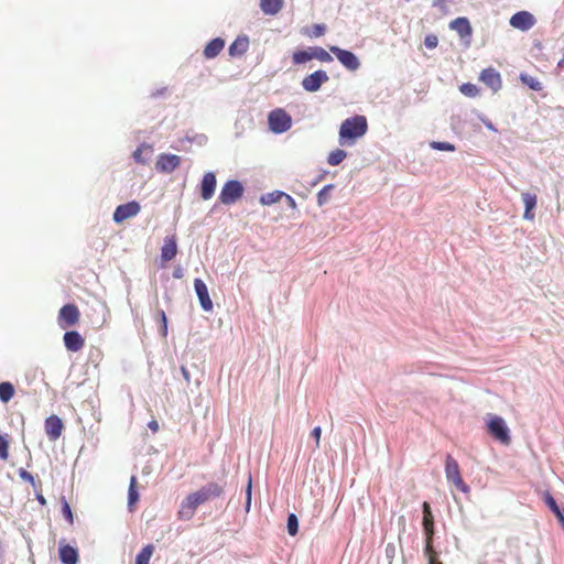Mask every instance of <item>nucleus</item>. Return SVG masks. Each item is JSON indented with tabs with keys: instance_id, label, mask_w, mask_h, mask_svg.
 I'll list each match as a JSON object with an SVG mask.
<instances>
[{
	"instance_id": "obj_17",
	"label": "nucleus",
	"mask_w": 564,
	"mask_h": 564,
	"mask_svg": "<svg viewBox=\"0 0 564 564\" xmlns=\"http://www.w3.org/2000/svg\"><path fill=\"white\" fill-rule=\"evenodd\" d=\"M216 184V175L213 172H207L204 174L200 182V197L204 200H208L214 196Z\"/></svg>"
},
{
	"instance_id": "obj_16",
	"label": "nucleus",
	"mask_w": 564,
	"mask_h": 564,
	"mask_svg": "<svg viewBox=\"0 0 564 564\" xmlns=\"http://www.w3.org/2000/svg\"><path fill=\"white\" fill-rule=\"evenodd\" d=\"M63 340L66 349L72 352H77L85 346V338L76 330L66 332Z\"/></svg>"
},
{
	"instance_id": "obj_7",
	"label": "nucleus",
	"mask_w": 564,
	"mask_h": 564,
	"mask_svg": "<svg viewBox=\"0 0 564 564\" xmlns=\"http://www.w3.org/2000/svg\"><path fill=\"white\" fill-rule=\"evenodd\" d=\"M224 494V487L217 482H208L192 495L197 499L200 505L220 497Z\"/></svg>"
},
{
	"instance_id": "obj_18",
	"label": "nucleus",
	"mask_w": 564,
	"mask_h": 564,
	"mask_svg": "<svg viewBox=\"0 0 564 564\" xmlns=\"http://www.w3.org/2000/svg\"><path fill=\"white\" fill-rule=\"evenodd\" d=\"M63 429V422L57 415H51L45 420V432L51 441L59 438Z\"/></svg>"
},
{
	"instance_id": "obj_52",
	"label": "nucleus",
	"mask_w": 564,
	"mask_h": 564,
	"mask_svg": "<svg viewBox=\"0 0 564 564\" xmlns=\"http://www.w3.org/2000/svg\"><path fill=\"white\" fill-rule=\"evenodd\" d=\"M323 30H324V28H323V26L317 25V26H316V35H321V34H322V32H323Z\"/></svg>"
},
{
	"instance_id": "obj_12",
	"label": "nucleus",
	"mask_w": 564,
	"mask_h": 564,
	"mask_svg": "<svg viewBox=\"0 0 564 564\" xmlns=\"http://www.w3.org/2000/svg\"><path fill=\"white\" fill-rule=\"evenodd\" d=\"M198 507L199 503L197 502V499H195L192 494L187 495L181 502L180 509L177 511V518L183 521L191 520Z\"/></svg>"
},
{
	"instance_id": "obj_11",
	"label": "nucleus",
	"mask_w": 564,
	"mask_h": 564,
	"mask_svg": "<svg viewBox=\"0 0 564 564\" xmlns=\"http://www.w3.org/2000/svg\"><path fill=\"white\" fill-rule=\"evenodd\" d=\"M181 164V158L176 154L162 153L158 156L155 167L161 173H172Z\"/></svg>"
},
{
	"instance_id": "obj_45",
	"label": "nucleus",
	"mask_w": 564,
	"mask_h": 564,
	"mask_svg": "<svg viewBox=\"0 0 564 564\" xmlns=\"http://www.w3.org/2000/svg\"><path fill=\"white\" fill-rule=\"evenodd\" d=\"M424 45H425L429 50H433V48H435V47L438 45V37H437L435 34H427V35L424 37Z\"/></svg>"
},
{
	"instance_id": "obj_38",
	"label": "nucleus",
	"mask_w": 564,
	"mask_h": 564,
	"mask_svg": "<svg viewBox=\"0 0 564 564\" xmlns=\"http://www.w3.org/2000/svg\"><path fill=\"white\" fill-rule=\"evenodd\" d=\"M9 435H0V459L8 460L9 458Z\"/></svg>"
},
{
	"instance_id": "obj_31",
	"label": "nucleus",
	"mask_w": 564,
	"mask_h": 564,
	"mask_svg": "<svg viewBox=\"0 0 564 564\" xmlns=\"http://www.w3.org/2000/svg\"><path fill=\"white\" fill-rule=\"evenodd\" d=\"M154 552V546L152 544H148L138 553L135 557V564H149L150 558Z\"/></svg>"
},
{
	"instance_id": "obj_6",
	"label": "nucleus",
	"mask_w": 564,
	"mask_h": 564,
	"mask_svg": "<svg viewBox=\"0 0 564 564\" xmlns=\"http://www.w3.org/2000/svg\"><path fill=\"white\" fill-rule=\"evenodd\" d=\"M488 432L491 436L505 445H508L511 442L509 429L506 425L503 419L500 416H494L490 419L488 422Z\"/></svg>"
},
{
	"instance_id": "obj_44",
	"label": "nucleus",
	"mask_w": 564,
	"mask_h": 564,
	"mask_svg": "<svg viewBox=\"0 0 564 564\" xmlns=\"http://www.w3.org/2000/svg\"><path fill=\"white\" fill-rule=\"evenodd\" d=\"M333 188V185L324 186L317 194V203L319 206L324 205L328 199V192Z\"/></svg>"
},
{
	"instance_id": "obj_40",
	"label": "nucleus",
	"mask_w": 564,
	"mask_h": 564,
	"mask_svg": "<svg viewBox=\"0 0 564 564\" xmlns=\"http://www.w3.org/2000/svg\"><path fill=\"white\" fill-rule=\"evenodd\" d=\"M156 319L161 326V335L165 338L167 336V318L163 310H158Z\"/></svg>"
},
{
	"instance_id": "obj_33",
	"label": "nucleus",
	"mask_w": 564,
	"mask_h": 564,
	"mask_svg": "<svg viewBox=\"0 0 564 564\" xmlns=\"http://www.w3.org/2000/svg\"><path fill=\"white\" fill-rule=\"evenodd\" d=\"M14 394V387L10 382L0 383V400L4 403L9 402Z\"/></svg>"
},
{
	"instance_id": "obj_29",
	"label": "nucleus",
	"mask_w": 564,
	"mask_h": 564,
	"mask_svg": "<svg viewBox=\"0 0 564 564\" xmlns=\"http://www.w3.org/2000/svg\"><path fill=\"white\" fill-rule=\"evenodd\" d=\"M147 151L148 154H152L153 148L150 144L142 143L138 149L133 152L132 156L137 163L147 164L149 162V158H144L142 154Z\"/></svg>"
},
{
	"instance_id": "obj_54",
	"label": "nucleus",
	"mask_w": 564,
	"mask_h": 564,
	"mask_svg": "<svg viewBox=\"0 0 564 564\" xmlns=\"http://www.w3.org/2000/svg\"><path fill=\"white\" fill-rule=\"evenodd\" d=\"M557 519H558V521L561 522V524H562V527L564 529V513L561 514Z\"/></svg>"
},
{
	"instance_id": "obj_39",
	"label": "nucleus",
	"mask_w": 564,
	"mask_h": 564,
	"mask_svg": "<svg viewBox=\"0 0 564 564\" xmlns=\"http://www.w3.org/2000/svg\"><path fill=\"white\" fill-rule=\"evenodd\" d=\"M288 532L290 535L294 536L299 531V520L294 513H290L288 517Z\"/></svg>"
},
{
	"instance_id": "obj_55",
	"label": "nucleus",
	"mask_w": 564,
	"mask_h": 564,
	"mask_svg": "<svg viewBox=\"0 0 564 564\" xmlns=\"http://www.w3.org/2000/svg\"><path fill=\"white\" fill-rule=\"evenodd\" d=\"M430 564H443V563L438 558H436L434 562H432Z\"/></svg>"
},
{
	"instance_id": "obj_53",
	"label": "nucleus",
	"mask_w": 564,
	"mask_h": 564,
	"mask_svg": "<svg viewBox=\"0 0 564 564\" xmlns=\"http://www.w3.org/2000/svg\"><path fill=\"white\" fill-rule=\"evenodd\" d=\"M37 500H39V502H40L41 505H45V499H44V497H43V496L39 495V496H37Z\"/></svg>"
},
{
	"instance_id": "obj_46",
	"label": "nucleus",
	"mask_w": 564,
	"mask_h": 564,
	"mask_svg": "<svg viewBox=\"0 0 564 564\" xmlns=\"http://www.w3.org/2000/svg\"><path fill=\"white\" fill-rule=\"evenodd\" d=\"M251 491H252V477H251V474H249L247 488H246V508H247V510L250 508V505H251Z\"/></svg>"
},
{
	"instance_id": "obj_24",
	"label": "nucleus",
	"mask_w": 564,
	"mask_h": 564,
	"mask_svg": "<svg viewBox=\"0 0 564 564\" xmlns=\"http://www.w3.org/2000/svg\"><path fill=\"white\" fill-rule=\"evenodd\" d=\"M225 46V41L220 37H216L207 43V45L204 48V56L206 58H214L216 57Z\"/></svg>"
},
{
	"instance_id": "obj_50",
	"label": "nucleus",
	"mask_w": 564,
	"mask_h": 564,
	"mask_svg": "<svg viewBox=\"0 0 564 564\" xmlns=\"http://www.w3.org/2000/svg\"><path fill=\"white\" fill-rule=\"evenodd\" d=\"M148 426L154 433H156L159 431V423L155 420L150 421Z\"/></svg>"
},
{
	"instance_id": "obj_4",
	"label": "nucleus",
	"mask_w": 564,
	"mask_h": 564,
	"mask_svg": "<svg viewBox=\"0 0 564 564\" xmlns=\"http://www.w3.org/2000/svg\"><path fill=\"white\" fill-rule=\"evenodd\" d=\"M269 128L274 133H283L292 126L291 116L282 108L272 110L268 116Z\"/></svg>"
},
{
	"instance_id": "obj_19",
	"label": "nucleus",
	"mask_w": 564,
	"mask_h": 564,
	"mask_svg": "<svg viewBox=\"0 0 564 564\" xmlns=\"http://www.w3.org/2000/svg\"><path fill=\"white\" fill-rule=\"evenodd\" d=\"M58 555L63 564H77L78 562L77 549L65 543L64 540L59 542Z\"/></svg>"
},
{
	"instance_id": "obj_41",
	"label": "nucleus",
	"mask_w": 564,
	"mask_h": 564,
	"mask_svg": "<svg viewBox=\"0 0 564 564\" xmlns=\"http://www.w3.org/2000/svg\"><path fill=\"white\" fill-rule=\"evenodd\" d=\"M430 147L434 150L438 151H455V145L449 142H440V141H433L430 143Z\"/></svg>"
},
{
	"instance_id": "obj_36",
	"label": "nucleus",
	"mask_w": 564,
	"mask_h": 564,
	"mask_svg": "<svg viewBox=\"0 0 564 564\" xmlns=\"http://www.w3.org/2000/svg\"><path fill=\"white\" fill-rule=\"evenodd\" d=\"M459 91L466 97L475 98L479 95L480 89L471 83H464L459 86Z\"/></svg>"
},
{
	"instance_id": "obj_23",
	"label": "nucleus",
	"mask_w": 564,
	"mask_h": 564,
	"mask_svg": "<svg viewBox=\"0 0 564 564\" xmlns=\"http://www.w3.org/2000/svg\"><path fill=\"white\" fill-rule=\"evenodd\" d=\"M249 48V39L247 36H238L229 46L230 56H241Z\"/></svg>"
},
{
	"instance_id": "obj_30",
	"label": "nucleus",
	"mask_w": 564,
	"mask_h": 564,
	"mask_svg": "<svg viewBox=\"0 0 564 564\" xmlns=\"http://www.w3.org/2000/svg\"><path fill=\"white\" fill-rule=\"evenodd\" d=\"M520 80L532 90L541 91L543 89L542 83L536 77L529 74H520Z\"/></svg>"
},
{
	"instance_id": "obj_47",
	"label": "nucleus",
	"mask_w": 564,
	"mask_h": 564,
	"mask_svg": "<svg viewBox=\"0 0 564 564\" xmlns=\"http://www.w3.org/2000/svg\"><path fill=\"white\" fill-rule=\"evenodd\" d=\"M312 437L315 440L316 448L319 447V441L322 435V429L319 426H316L311 432Z\"/></svg>"
},
{
	"instance_id": "obj_15",
	"label": "nucleus",
	"mask_w": 564,
	"mask_h": 564,
	"mask_svg": "<svg viewBox=\"0 0 564 564\" xmlns=\"http://www.w3.org/2000/svg\"><path fill=\"white\" fill-rule=\"evenodd\" d=\"M194 288H195V292L198 296L202 308L206 312H210L213 310L214 305H213V301L209 296L208 289H207V285L205 284V282L200 279H195Z\"/></svg>"
},
{
	"instance_id": "obj_49",
	"label": "nucleus",
	"mask_w": 564,
	"mask_h": 564,
	"mask_svg": "<svg viewBox=\"0 0 564 564\" xmlns=\"http://www.w3.org/2000/svg\"><path fill=\"white\" fill-rule=\"evenodd\" d=\"M283 198H285L286 204L289 205V207H291L292 209H296L297 208V204H296L295 199L291 195L284 193Z\"/></svg>"
},
{
	"instance_id": "obj_22",
	"label": "nucleus",
	"mask_w": 564,
	"mask_h": 564,
	"mask_svg": "<svg viewBox=\"0 0 564 564\" xmlns=\"http://www.w3.org/2000/svg\"><path fill=\"white\" fill-rule=\"evenodd\" d=\"M177 253V243L175 236L166 237L161 249V258L167 262L175 258Z\"/></svg>"
},
{
	"instance_id": "obj_28",
	"label": "nucleus",
	"mask_w": 564,
	"mask_h": 564,
	"mask_svg": "<svg viewBox=\"0 0 564 564\" xmlns=\"http://www.w3.org/2000/svg\"><path fill=\"white\" fill-rule=\"evenodd\" d=\"M313 59L312 46L304 51H296L292 55V62L294 65L305 64Z\"/></svg>"
},
{
	"instance_id": "obj_35",
	"label": "nucleus",
	"mask_w": 564,
	"mask_h": 564,
	"mask_svg": "<svg viewBox=\"0 0 564 564\" xmlns=\"http://www.w3.org/2000/svg\"><path fill=\"white\" fill-rule=\"evenodd\" d=\"M347 156V153L341 149H336L332 151L327 158V163L332 166H336L340 164L345 158Z\"/></svg>"
},
{
	"instance_id": "obj_20",
	"label": "nucleus",
	"mask_w": 564,
	"mask_h": 564,
	"mask_svg": "<svg viewBox=\"0 0 564 564\" xmlns=\"http://www.w3.org/2000/svg\"><path fill=\"white\" fill-rule=\"evenodd\" d=\"M422 511H423V531L425 538H433L434 536V516L432 513V509L429 502L424 501L422 505Z\"/></svg>"
},
{
	"instance_id": "obj_21",
	"label": "nucleus",
	"mask_w": 564,
	"mask_h": 564,
	"mask_svg": "<svg viewBox=\"0 0 564 564\" xmlns=\"http://www.w3.org/2000/svg\"><path fill=\"white\" fill-rule=\"evenodd\" d=\"M449 28L454 30L462 39L470 37L473 33L471 25L467 18L459 17L449 23Z\"/></svg>"
},
{
	"instance_id": "obj_42",
	"label": "nucleus",
	"mask_w": 564,
	"mask_h": 564,
	"mask_svg": "<svg viewBox=\"0 0 564 564\" xmlns=\"http://www.w3.org/2000/svg\"><path fill=\"white\" fill-rule=\"evenodd\" d=\"M62 513L69 524L74 523L70 506L65 498H62Z\"/></svg>"
},
{
	"instance_id": "obj_56",
	"label": "nucleus",
	"mask_w": 564,
	"mask_h": 564,
	"mask_svg": "<svg viewBox=\"0 0 564 564\" xmlns=\"http://www.w3.org/2000/svg\"><path fill=\"white\" fill-rule=\"evenodd\" d=\"M486 127L489 129H494L492 124L490 122L486 123Z\"/></svg>"
},
{
	"instance_id": "obj_9",
	"label": "nucleus",
	"mask_w": 564,
	"mask_h": 564,
	"mask_svg": "<svg viewBox=\"0 0 564 564\" xmlns=\"http://www.w3.org/2000/svg\"><path fill=\"white\" fill-rule=\"evenodd\" d=\"M141 206L138 202L131 200L127 204L119 205L113 213V221L121 224L124 220L137 216L140 213Z\"/></svg>"
},
{
	"instance_id": "obj_14",
	"label": "nucleus",
	"mask_w": 564,
	"mask_h": 564,
	"mask_svg": "<svg viewBox=\"0 0 564 564\" xmlns=\"http://www.w3.org/2000/svg\"><path fill=\"white\" fill-rule=\"evenodd\" d=\"M510 25L521 31L530 30L534 23V17L528 11H519L510 18Z\"/></svg>"
},
{
	"instance_id": "obj_8",
	"label": "nucleus",
	"mask_w": 564,
	"mask_h": 564,
	"mask_svg": "<svg viewBox=\"0 0 564 564\" xmlns=\"http://www.w3.org/2000/svg\"><path fill=\"white\" fill-rule=\"evenodd\" d=\"M328 80L329 77L327 73L323 69H318L303 78L302 87L308 93H315Z\"/></svg>"
},
{
	"instance_id": "obj_25",
	"label": "nucleus",
	"mask_w": 564,
	"mask_h": 564,
	"mask_svg": "<svg viewBox=\"0 0 564 564\" xmlns=\"http://www.w3.org/2000/svg\"><path fill=\"white\" fill-rule=\"evenodd\" d=\"M283 0H260V8L264 14L275 15L281 11Z\"/></svg>"
},
{
	"instance_id": "obj_43",
	"label": "nucleus",
	"mask_w": 564,
	"mask_h": 564,
	"mask_svg": "<svg viewBox=\"0 0 564 564\" xmlns=\"http://www.w3.org/2000/svg\"><path fill=\"white\" fill-rule=\"evenodd\" d=\"M545 502L549 506V508L552 510V512L556 516V518H558L561 514H563V512L558 508L555 499L550 494H546Z\"/></svg>"
},
{
	"instance_id": "obj_5",
	"label": "nucleus",
	"mask_w": 564,
	"mask_h": 564,
	"mask_svg": "<svg viewBox=\"0 0 564 564\" xmlns=\"http://www.w3.org/2000/svg\"><path fill=\"white\" fill-rule=\"evenodd\" d=\"M79 319L80 312L75 304H66L58 311L57 322L63 329L76 326Z\"/></svg>"
},
{
	"instance_id": "obj_51",
	"label": "nucleus",
	"mask_w": 564,
	"mask_h": 564,
	"mask_svg": "<svg viewBox=\"0 0 564 564\" xmlns=\"http://www.w3.org/2000/svg\"><path fill=\"white\" fill-rule=\"evenodd\" d=\"M173 276L175 279H181L183 276L182 270L181 269L175 270L174 273H173Z\"/></svg>"
},
{
	"instance_id": "obj_27",
	"label": "nucleus",
	"mask_w": 564,
	"mask_h": 564,
	"mask_svg": "<svg viewBox=\"0 0 564 564\" xmlns=\"http://www.w3.org/2000/svg\"><path fill=\"white\" fill-rule=\"evenodd\" d=\"M137 484H138L137 477L132 476L130 479L129 491H128V506H129L130 511H133V506L139 500V492L137 489Z\"/></svg>"
},
{
	"instance_id": "obj_32",
	"label": "nucleus",
	"mask_w": 564,
	"mask_h": 564,
	"mask_svg": "<svg viewBox=\"0 0 564 564\" xmlns=\"http://www.w3.org/2000/svg\"><path fill=\"white\" fill-rule=\"evenodd\" d=\"M283 195H284V192L273 191L271 193H267V194L262 195L260 197L259 202L262 205H272V204L280 202L283 198Z\"/></svg>"
},
{
	"instance_id": "obj_34",
	"label": "nucleus",
	"mask_w": 564,
	"mask_h": 564,
	"mask_svg": "<svg viewBox=\"0 0 564 564\" xmlns=\"http://www.w3.org/2000/svg\"><path fill=\"white\" fill-rule=\"evenodd\" d=\"M313 59H318L323 63H330L333 61L332 55L321 46H312Z\"/></svg>"
},
{
	"instance_id": "obj_26",
	"label": "nucleus",
	"mask_w": 564,
	"mask_h": 564,
	"mask_svg": "<svg viewBox=\"0 0 564 564\" xmlns=\"http://www.w3.org/2000/svg\"><path fill=\"white\" fill-rule=\"evenodd\" d=\"M522 200L525 206L523 218L532 220L534 218V214L532 213V210L536 206V195L531 193H523Z\"/></svg>"
},
{
	"instance_id": "obj_3",
	"label": "nucleus",
	"mask_w": 564,
	"mask_h": 564,
	"mask_svg": "<svg viewBox=\"0 0 564 564\" xmlns=\"http://www.w3.org/2000/svg\"><path fill=\"white\" fill-rule=\"evenodd\" d=\"M243 193V185L239 181L230 180L223 185L218 198L224 205H232L242 197Z\"/></svg>"
},
{
	"instance_id": "obj_48",
	"label": "nucleus",
	"mask_w": 564,
	"mask_h": 564,
	"mask_svg": "<svg viewBox=\"0 0 564 564\" xmlns=\"http://www.w3.org/2000/svg\"><path fill=\"white\" fill-rule=\"evenodd\" d=\"M19 475L23 480L34 485V477L25 469H20Z\"/></svg>"
},
{
	"instance_id": "obj_10",
	"label": "nucleus",
	"mask_w": 564,
	"mask_h": 564,
	"mask_svg": "<svg viewBox=\"0 0 564 564\" xmlns=\"http://www.w3.org/2000/svg\"><path fill=\"white\" fill-rule=\"evenodd\" d=\"M479 80L489 87L492 93H498L502 87L501 75L494 67L482 69L479 74Z\"/></svg>"
},
{
	"instance_id": "obj_13",
	"label": "nucleus",
	"mask_w": 564,
	"mask_h": 564,
	"mask_svg": "<svg viewBox=\"0 0 564 564\" xmlns=\"http://www.w3.org/2000/svg\"><path fill=\"white\" fill-rule=\"evenodd\" d=\"M329 51L334 53L338 61L349 70H356L359 67L360 63L354 53L339 48L338 46H330Z\"/></svg>"
},
{
	"instance_id": "obj_2",
	"label": "nucleus",
	"mask_w": 564,
	"mask_h": 564,
	"mask_svg": "<svg viewBox=\"0 0 564 564\" xmlns=\"http://www.w3.org/2000/svg\"><path fill=\"white\" fill-rule=\"evenodd\" d=\"M445 475H446V479L449 482H452L456 487L457 490H459L464 494H469L470 488L464 481V479L460 475L459 465H458L457 460L454 457H452L451 455H447L446 459H445Z\"/></svg>"
},
{
	"instance_id": "obj_1",
	"label": "nucleus",
	"mask_w": 564,
	"mask_h": 564,
	"mask_svg": "<svg viewBox=\"0 0 564 564\" xmlns=\"http://www.w3.org/2000/svg\"><path fill=\"white\" fill-rule=\"evenodd\" d=\"M368 131L367 118L361 115L345 119L339 128V144L351 147Z\"/></svg>"
},
{
	"instance_id": "obj_37",
	"label": "nucleus",
	"mask_w": 564,
	"mask_h": 564,
	"mask_svg": "<svg viewBox=\"0 0 564 564\" xmlns=\"http://www.w3.org/2000/svg\"><path fill=\"white\" fill-rule=\"evenodd\" d=\"M424 553L427 556L429 564L438 558V554L433 546V538H425Z\"/></svg>"
}]
</instances>
